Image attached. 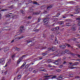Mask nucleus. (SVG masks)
<instances>
[{
  "label": "nucleus",
  "mask_w": 80,
  "mask_h": 80,
  "mask_svg": "<svg viewBox=\"0 0 80 80\" xmlns=\"http://www.w3.org/2000/svg\"><path fill=\"white\" fill-rule=\"evenodd\" d=\"M48 20H49V19L48 18H46L43 20V22H46V21H47Z\"/></svg>",
  "instance_id": "a211bd4d"
},
{
  "label": "nucleus",
  "mask_w": 80,
  "mask_h": 80,
  "mask_svg": "<svg viewBox=\"0 0 80 80\" xmlns=\"http://www.w3.org/2000/svg\"><path fill=\"white\" fill-rule=\"evenodd\" d=\"M76 20H80V16H79L78 18H76Z\"/></svg>",
  "instance_id": "2f4dec72"
},
{
  "label": "nucleus",
  "mask_w": 80,
  "mask_h": 80,
  "mask_svg": "<svg viewBox=\"0 0 80 80\" xmlns=\"http://www.w3.org/2000/svg\"><path fill=\"white\" fill-rule=\"evenodd\" d=\"M47 62H48V63H50V62H52V60L51 59H48L47 60Z\"/></svg>",
  "instance_id": "cd10ccee"
},
{
  "label": "nucleus",
  "mask_w": 80,
  "mask_h": 80,
  "mask_svg": "<svg viewBox=\"0 0 80 80\" xmlns=\"http://www.w3.org/2000/svg\"><path fill=\"white\" fill-rule=\"evenodd\" d=\"M69 64H70V65H72V64H73V63L72 62H69Z\"/></svg>",
  "instance_id": "e2e57ef3"
},
{
  "label": "nucleus",
  "mask_w": 80,
  "mask_h": 80,
  "mask_svg": "<svg viewBox=\"0 0 80 80\" xmlns=\"http://www.w3.org/2000/svg\"><path fill=\"white\" fill-rule=\"evenodd\" d=\"M36 72H37V70H34L33 71V73H36Z\"/></svg>",
  "instance_id": "a18cd8bd"
},
{
  "label": "nucleus",
  "mask_w": 80,
  "mask_h": 80,
  "mask_svg": "<svg viewBox=\"0 0 80 80\" xmlns=\"http://www.w3.org/2000/svg\"><path fill=\"white\" fill-rule=\"evenodd\" d=\"M75 26H73L72 28H71L72 30L73 31H75V30H77V28L74 27Z\"/></svg>",
  "instance_id": "423d86ee"
},
{
  "label": "nucleus",
  "mask_w": 80,
  "mask_h": 80,
  "mask_svg": "<svg viewBox=\"0 0 80 80\" xmlns=\"http://www.w3.org/2000/svg\"><path fill=\"white\" fill-rule=\"evenodd\" d=\"M9 63H10V62H8L6 63L5 66V67H7V66H8V65H9Z\"/></svg>",
  "instance_id": "b1692460"
},
{
  "label": "nucleus",
  "mask_w": 80,
  "mask_h": 80,
  "mask_svg": "<svg viewBox=\"0 0 80 80\" xmlns=\"http://www.w3.org/2000/svg\"><path fill=\"white\" fill-rule=\"evenodd\" d=\"M23 59V58H22V57H21V58H19L18 61V62H17V64H19V63H20V62Z\"/></svg>",
  "instance_id": "39448f33"
},
{
  "label": "nucleus",
  "mask_w": 80,
  "mask_h": 80,
  "mask_svg": "<svg viewBox=\"0 0 80 80\" xmlns=\"http://www.w3.org/2000/svg\"><path fill=\"white\" fill-rule=\"evenodd\" d=\"M71 24L70 23H66L65 26L66 27H70V26H71Z\"/></svg>",
  "instance_id": "4468645a"
},
{
  "label": "nucleus",
  "mask_w": 80,
  "mask_h": 80,
  "mask_svg": "<svg viewBox=\"0 0 80 80\" xmlns=\"http://www.w3.org/2000/svg\"><path fill=\"white\" fill-rule=\"evenodd\" d=\"M53 6V5H50L47 8V9H49V8H52Z\"/></svg>",
  "instance_id": "6ab92c4d"
},
{
  "label": "nucleus",
  "mask_w": 80,
  "mask_h": 80,
  "mask_svg": "<svg viewBox=\"0 0 80 80\" xmlns=\"http://www.w3.org/2000/svg\"><path fill=\"white\" fill-rule=\"evenodd\" d=\"M52 76H46L43 77V78H45V80H47L48 78V77H52Z\"/></svg>",
  "instance_id": "9b49d317"
},
{
  "label": "nucleus",
  "mask_w": 80,
  "mask_h": 80,
  "mask_svg": "<svg viewBox=\"0 0 80 80\" xmlns=\"http://www.w3.org/2000/svg\"><path fill=\"white\" fill-rule=\"evenodd\" d=\"M20 12L22 13V14H24V13H25V12H24V11L23 10H20Z\"/></svg>",
  "instance_id": "c85d7f7f"
},
{
  "label": "nucleus",
  "mask_w": 80,
  "mask_h": 80,
  "mask_svg": "<svg viewBox=\"0 0 80 80\" xmlns=\"http://www.w3.org/2000/svg\"><path fill=\"white\" fill-rule=\"evenodd\" d=\"M61 70L60 69H58L57 70V72H61Z\"/></svg>",
  "instance_id": "864d4df0"
},
{
  "label": "nucleus",
  "mask_w": 80,
  "mask_h": 80,
  "mask_svg": "<svg viewBox=\"0 0 80 80\" xmlns=\"http://www.w3.org/2000/svg\"><path fill=\"white\" fill-rule=\"evenodd\" d=\"M68 44H67V43H66L65 44V45H66V46H68Z\"/></svg>",
  "instance_id": "338daca9"
},
{
  "label": "nucleus",
  "mask_w": 80,
  "mask_h": 80,
  "mask_svg": "<svg viewBox=\"0 0 80 80\" xmlns=\"http://www.w3.org/2000/svg\"><path fill=\"white\" fill-rule=\"evenodd\" d=\"M43 55L45 56V55H47V53H43L42 54Z\"/></svg>",
  "instance_id": "5fc2aeb1"
},
{
  "label": "nucleus",
  "mask_w": 80,
  "mask_h": 80,
  "mask_svg": "<svg viewBox=\"0 0 80 80\" xmlns=\"http://www.w3.org/2000/svg\"><path fill=\"white\" fill-rule=\"evenodd\" d=\"M48 67H52V66L50 64H48Z\"/></svg>",
  "instance_id": "49530a36"
},
{
  "label": "nucleus",
  "mask_w": 80,
  "mask_h": 80,
  "mask_svg": "<svg viewBox=\"0 0 80 80\" xmlns=\"http://www.w3.org/2000/svg\"><path fill=\"white\" fill-rule=\"evenodd\" d=\"M29 11L30 12H32L33 11V9L32 8H29Z\"/></svg>",
  "instance_id": "412c9836"
},
{
  "label": "nucleus",
  "mask_w": 80,
  "mask_h": 80,
  "mask_svg": "<svg viewBox=\"0 0 80 80\" xmlns=\"http://www.w3.org/2000/svg\"><path fill=\"white\" fill-rule=\"evenodd\" d=\"M39 29H36L35 30V31H36V32H38V31H39Z\"/></svg>",
  "instance_id": "052dcab7"
},
{
  "label": "nucleus",
  "mask_w": 80,
  "mask_h": 80,
  "mask_svg": "<svg viewBox=\"0 0 80 80\" xmlns=\"http://www.w3.org/2000/svg\"><path fill=\"white\" fill-rule=\"evenodd\" d=\"M39 13L38 12H34L33 13L34 15H38Z\"/></svg>",
  "instance_id": "ea45409f"
},
{
  "label": "nucleus",
  "mask_w": 80,
  "mask_h": 80,
  "mask_svg": "<svg viewBox=\"0 0 80 80\" xmlns=\"http://www.w3.org/2000/svg\"><path fill=\"white\" fill-rule=\"evenodd\" d=\"M9 50V49L8 48H7V49H5L4 50V52H6L7 51H8V50Z\"/></svg>",
  "instance_id": "c756f323"
},
{
  "label": "nucleus",
  "mask_w": 80,
  "mask_h": 80,
  "mask_svg": "<svg viewBox=\"0 0 80 80\" xmlns=\"http://www.w3.org/2000/svg\"><path fill=\"white\" fill-rule=\"evenodd\" d=\"M62 78H63V77L62 75L60 76H59L58 77V78H57V80H62Z\"/></svg>",
  "instance_id": "0eeeda50"
},
{
  "label": "nucleus",
  "mask_w": 80,
  "mask_h": 80,
  "mask_svg": "<svg viewBox=\"0 0 80 80\" xmlns=\"http://www.w3.org/2000/svg\"><path fill=\"white\" fill-rule=\"evenodd\" d=\"M32 3L33 4H35L36 5H39L38 3H37V2L35 1H33Z\"/></svg>",
  "instance_id": "ddd939ff"
},
{
  "label": "nucleus",
  "mask_w": 80,
  "mask_h": 80,
  "mask_svg": "<svg viewBox=\"0 0 80 80\" xmlns=\"http://www.w3.org/2000/svg\"><path fill=\"white\" fill-rule=\"evenodd\" d=\"M64 27H62V28H61V30H64Z\"/></svg>",
  "instance_id": "09e8293b"
},
{
  "label": "nucleus",
  "mask_w": 80,
  "mask_h": 80,
  "mask_svg": "<svg viewBox=\"0 0 80 80\" xmlns=\"http://www.w3.org/2000/svg\"><path fill=\"white\" fill-rule=\"evenodd\" d=\"M15 54L12 55L11 56L13 60L15 59Z\"/></svg>",
  "instance_id": "f3484780"
},
{
  "label": "nucleus",
  "mask_w": 80,
  "mask_h": 80,
  "mask_svg": "<svg viewBox=\"0 0 80 80\" xmlns=\"http://www.w3.org/2000/svg\"><path fill=\"white\" fill-rule=\"evenodd\" d=\"M51 30L52 31H55V28H52L51 29Z\"/></svg>",
  "instance_id": "37998d69"
},
{
  "label": "nucleus",
  "mask_w": 80,
  "mask_h": 80,
  "mask_svg": "<svg viewBox=\"0 0 80 80\" xmlns=\"http://www.w3.org/2000/svg\"><path fill=\"white\" fill-rule=\"evenodd\" d=\"M60 15V13H58L57 14V17H58V16H59Z\"/></svg>",
  "instance_id": "13d9d810"
},
{
  "label": "nucleus",
  "mask_w": 80,
  "mask_h": 80,
  "mask_svg": "<svg viewBox=\"0 0 80 80\" xmlns=\"http://www.w3.org/2000/svg\"><path fill=\"white\" fill-rule=\"evenodd\" d=\"M6 10H8V9H4L1 10V11L3 12V11H6Z\"/></svg>",
  "instance_id": "f704fd0d"
},
{
  "label": "nucleus",
  "mask_w": 80,
  "mask_h": 80,
  "mask_svg": "<svg viewBox=\"0 0 80 80\" xmlns=\"http://www.w3.org/2000/svg\"><path fill=\"white\" fill-rule=\"evenodd\" d=\"M54 55H57V56H60V54L58 53V51H57L54 53Z\"/></svg>",
  "instance_id": "20e7f679"
},
{
  "label": "nucleus",
  "mask_w": 80,
  "mask_h": 80,
  "mask_svg": "<svg viewBox=\"0 0 80 80\" xmlns=\"http://www.w3.org/2000/svg\"><path fill=\"white\" fill-rule=\"evenodd\" d=\"M55 43H58V41L57 40V39L56 38H55Z\"/></svg>",
  "instance_id": "bb28decb"
},
{
  "label": "nucleus",
  "mask_w": 80,
  "mask_h": 80,
  "mask_svg": "<svg viewBox=\"0 0 80 80\" xmlns=\"http://www.w3.org/2000/svg\"><path fill=\"white\" fill-rule=\"evenodd\" d=\"M26 64V63L24 62L23 64L22 65L21 67V68H23V67H24L25 66V65Z\"/></svg>",
  "instance_id": "2eb2a0df"
},
{
  "label": "nucleus",
  "mask_w": 80,
  "mask_h": 80,
  "mask_svg": "<svg viewBox=\"0 0 80 80\" xmlns=\"http://www.w3.org/2000/svg\"><path fill=\"white\" fill-rule=\"evenodd\" d=\"M10 15H9V14H8V15H6V17H10Z\"/></svg>",
  "instance_id": "6e6d98bb"
},
{
  "label": "nucleus",
  "mask_w": 80,
  "mask_h": 80,
  "mask_svg": "<svg viewBox=\"0 0 80 80\" xmlns=\"http://www.w3.org/2000/svg\"><path fill=\"white\" fill-rule=\"evenodd\" d=\"M56 33H57V34H59V31H58V30H56Z\"/></svg>",
  "instance_id": "c03bdc74"
},
{
  "label": "nucleus",
  "mask_w": 80,
  "mask_h": 80,
  "mask_svg": "<svg viewBox=\"0 0 80 80\" xmlns=\"http://www.w3.org/2000/svg\"><path fill=\"white\" fill-rule=\"evenodd\" d=\"M58 23H59V24H60V25H63V23L62 22H58Z\"/></svg>",
  "instance_id": "a878e982"
},
{
  "label": "nucleus",
  "mask_w": 80,
  "mask_h": 80,
  "mask_svg": "<svg viewBox=\"0 0 80 80\" xmlns=\"http://www.w3.org/2000/svg\"><path fill=\"white\" fill-rule=\"evenodd\" d=\"M69 68H70V69H73V68H77L76 67H71V66H69L68 67Z\"/></svg>",
  "instance_id": "aec40b11"
},
{
  "label": "nucleus",
  "mask_w": 80,
  "mask_h": 80,
  "mask_svg": "<svg viewBox=\"0 0 80 80\" xmlns=\"http://www.w3.org/2000/svg\"><path fill=\"white\" fill-rule=\"evenodd\" d=\"M72 40H74V41H76V40H77V38H72Z\"/></svg>",
  "instance_id": "c9c22d12"
},
{
  "label": "nucleus",
  "mask_w": 80,
  "mask_h": 80,
  "mask_svg": "<svg viewBox=\"0 0 80 80\" xmlns=\"http://www.w3.org/2000/svg\"><path fill=\"white\" fill-rule=\"evenodd\" d=\"M5 78H3L2 79V80H5Z\"/></svg>",
  "instance_id": "774afa93"
},
{
  "label": "nucleus",
  "mask_w": 80,
  "mask_h": 80,
  "mask_svg": "<svg viewBox=\"0 0 80 80\" xmlns=\"http://www.w3.org/2000/svg\"><path fill=\"white\" fill-rule=\"evenodd\" d=\"M77 56H78V57L79 58H80V55L79 54H77Z\"/></svg>",
  "instance_id": "bf43d9fd"
},
{
  "label": "nucleus",
  "mask_w": 80,
  "mask_h": 80,
  "mask_svg": "<svg viewBox=\"0 0 80 80\" xmlns=\"http://www.w3.org/2000/svg\"><path fill=\"white\" fill-rule=\"evenodd\" d=\"M64 52H67V53H70V51L68 50V49H66Z\"/></svg>",
  "instance_id": "4be33fe9"
},
{
  "label": "nucleus",
  "mask_w": 80,
  "mask_h": 80,
  "mask_svg": "<svg viewBox=\"0 0 80 80\" xmlns=\"http://www.w3.org/2000/svg\"><path fill=\"white\" fill-rule=\"evenodd\" d=\"M28 19H29L30 20L31 19V18H32V17L30 16H29L28 17Z\"/></svg>",
  "instance_id": "a19ab883"
},
{
  "label": "nucleus",
  "mask_w": 80,
  "mask_h": 80,
  "mask_svg": "<svg viewBox=\"0 0 80 80\" xmlns=\"http://www.w3.org/2000/svg\"><path fill=\"white\" fill-rule=\"evenodd\" d=\"M5 59L2 58L0 59V63H2V65H3L5 63Z\"/></svg>",
  "instance_id": "7ed1b4c3"
},
{
  "label": "nucleus",
  "mask_w": 80,
  "mask_h": 80,
  "mask_svg": "<svg viewBox=\"0 0 80 80\" xmlns=\"http://www.w3.org/2000/svg\"><path fill=\"white\" fill-rule=\"evenodd\" d=\"M23 38V36H22L20 37H19L18 39L17 40H19L20 39H22V38Z\"/></svg>",
  "instance_id": "393cba45"
},
{
  "label": "nucleus",
  "mask_w": 80,
  "mask_h": 80,
  "mask_svg": "<svg viewBox=\"0 0 80 80\" xmlns=\"http://www.w3.org/2000/svg\"><path fill=\"white\" fill-rule=\"evenodd\" d=\"M77 25H78V26H80V23H78L77 24Z\"/></svg>",
  "instance_id": "69168bd1"
},
{
  "label": "nucleus",
  "mask_w": 80,
  "mask_h": 80,
  "mask_svg": "<svg viewBox=\"0 0 80 80\" xmlns=\"http://www.w3.org/2000/svg\"><path fill=\"white\" fill-rule=\"evenodd\" d=\"M27 45L29 47H31V46H33V43L32 42V41L30 40H28L27 41Z\"/></svg>",
  "instance_id": "f257e3e1"
},
{
  "label": "nucleus",
  "mask_w": 80,
  "mask_h": 80,
  "mask_svg": "<svg viewBox=\"0 0 80 80\" xmlns=\"http://www.w3.org/2000/svg\"><path fill=\"white\" fill-rule=\"evenodd\" d=\"M67 63V62L66 61H64L62 63V64H66Z\"/></svg>",
  "instance_id": "de8ad7c7"
},
{
  "label": "nucleus",
  "mask_w": 80,
  "mask_h": 80,
  "mask_svg": "<svg viewBox=\"0 0 80 80\" xmlns=\"http://www.w3.org/2000/svg\"><path fill=\"white\" fill-rule=\"evenodd\" d=\"M63 65H61L59 66L60 68H62L63 67Z\"/></svg>",
  "instance_id": "4d7b16f0"
},
{
  "label": "nucleus",
  "mask_w": 80,
  "mask_h": 80,
  "mask_svg": "<svg viewBox=\"0 0 80 80\" xmlns=\"http://www.w3.org/2000/svg\"><path fill=\"white\" fill-rule=\"evenodd\" d=\"M47 12L46 10H44V12H43V13H47Z\"/></svg>",
  "instance_id": "680f3d73"
},
{
  "label": "nucleus",
  "mask_w": 80,
  "mask_h": 80,
  "mask_svg": "<svg viewBox=\"0 0 80 80\" xmlns=\"http://www.w3.org/2000/svg\"><path fill=\"white\" fill-rule=\"evenodd\" d=\"M41 20V18H39L38 20V22H40V21Z\"/></svg>",
  "instance_id": "603ef678"
},
{
  "label": "nucleus",
  "mask_w": 80,
  "mask_h": 80,
  "mask_svg": "<svg viewBox=\"0 0 80 80\" xmlns=\"http://www.w3.org/2000/svg\"><path fill=\"white\" fill-rule=\"evenodd\" d=\"M30 64H28L25 66V68H28L29 67H30Z\"/></svg>",
  "instance_id": "dca6fc26"
},
{
  "label": "nucleus",
  "mask_w": 80,
  "mask_h": 80,
  "mask_svg": "<svg viewBox=\"0 0 80 80\" xmlns=\"http://www.w3.org/2000/svg\"><path fill=\"white\" fill-rule=\"evenodd\" d=\"M48 22H49V21H48H48H45L44 22V25H45L46 24H47V23H48Z\"/></svg>",
  "instance_id": "5701e85b"
},
{
  "label": "nucleus",
  "mask_w": 80,
  "mask_h": 80,
  "mask_svg": "<svg viewBox=\"0 0 80 80\" xmlns=\"http://www.w3.org/2000/svg\"><path fill=\"white\" fill-rule=\"evenodd\" d=\"M51 50L52 52H54V51H55V50H56V48L55 47H52Z\"/></svg>",
  "instance_id": "f8f14e48"
},
{
  "label": "nucleus",
  "mask_w": 80,
  "mask_h": 80,
  "mask_svg": "<svg viewBox=\"0 0 80 80\" xmlns=\"http://www.w3.org/2000/svg\"><path fill=\"white\" fill-rule=\"evenodd\" d=\"M59 47L61 48H66V46L65 45H59Z\"/></svg>",
  "instance_id": "6e6552de"
},
{
  "label": "nucleus",
  "mask_w": 80,
  "mask_h": 80,
  "mask_svg": "<svg viewBox=\"0 0 80 80\" xmlns=\"http://www.w3.org/2000/svg\"><path fill=\"white\" fill-rule=\"evenodd\" d=\"M56 29H57V30H59V27L58 26L56 27Z\"/></svg>",
  "instance_id": "79ce46f5"
},
{
  "label": "nucleus",
  "mask_w": 80,
  "mask_h": 80,
  "mask_svg": "<svg viewBox=\"0 0 80 80\" xmlns=\"http://www.w3.org/2000/svg\"><path fill=\"white\" fill-rule=\"evenodd\" d=\"M21 78V75H18L17 78H18V79H19L20 78Z\"/></svg>",
  "instance_id": "4c0bfd02"
},
{
  "label": "nucleus",
  "mask_w": 80,
  "mask_h": 80,
  "mask_svg": "<svg viewBox=\"0 0 80 80\" xmlns=\"http://www.w3.org/2000/svg\"><path fill=\"white\" fill-rule=\"evenodd\" d=\"M33 68H30L29 69V70L30 72H31V71H32V70H33Z\"/></svg>",
  "instance_id": "72a5a7b5"
},
{
  "label": "nucleus",
  "mask_w": 80,
  "mask_h": 80,
  "mask_svg": "<svg viewBox=\"0 0 80 80\" xmlns=\"http://www.w3.org/2000/svg\"><path fill=\"white\" fill-rule=\"evenodd\" d=\"M16 50H17V51H20V49L16 48Z\"/></svg>",
  "instance_id": "58836bf2"
},
{
  "label": "nucleus",
  "mask_w": 80,
  "mask_h": 80,
  "mask_svg": "<svg viewBox=\"0 0 80 80\" xmlns=\"http://www.w3.org/2000/svg\"><path fill=\"white\" fill-rule=\"evenodd\" d=\"M66 59V57L65 56H64L63 58V60H65Z\"/></svg>",
  "instance_id": "3c124183"
},
{
  "label": "nucleus",
  "mask_w": 80,
  "mask_h": 80,
  "mask_svg": "<svg viewBox=\"0 0 80 80\" xmlns=\"http://www.w3.org/2000/svg\"><path fill=\"white\" fill-rule=\"evenodd\" d=\"M78 63V62H76L73 63V65L71 66V67H73V66H74L75 65H78V64H79V63Z\"/></svg>",
  "instance_id": "1a4fd4ad"
},
{
  "label": "nucleus",
  "mask_w": 80,
  "mask_h": 80,
  "mask_svg": "<svg viewBox=\"0 0 80 80\" xmlns=\"http://www.w3.org/2000/svg\"><path fill=\"white\" fill-rule=\"evenodd\" d=\"M51 37H52V38H53V37H54V36H53V35H51Z\"/></svg>",
  "instance_id": "0e129e2a"
},
{
  "label": "nucleus",
  "mask_w": 80,
  "mask_h": 80,
  "mask_svg": "<svg viewBox=\"0 0 80 80\" xmlns=\"http://www.w3.org/2000/svg\"><path fill=\"white\" fill-rule=\"evenodd\" d=\"M18 38H19V37L16 38H15L14 39V40H15V41H18V40H17L18 39Z\"/></svg>",
  "instance_id": "473e14b6"
},
{
  "label": "nucleus",
  "mask_w": 80,
  "mask_h": 80,
  "mask_svg": "<svg viewBox=\"0 0 80 80\" xmlns=\"http://www.w3.org/2000/svg\"><path fill=\"white\" fill-rule=\"evenodd\" d=\"M56 77H57V76H54L52 77L51 79H53V78H56Z\"/></svg>",
  "instance_id": "e433bc0d"
},
{
  "label": "nucleus",
  "mask_w": 80,
  "mask_h": 80,
  "mask_svg": "<svg viewBox=\"0 0 80 80\" xmlns=\"http://www.w3.org/2000/svg\"><path fill=\"white\" fill-rule=\"evenodd\" d=\"M19 31L21 33H24L25 30L23 29V26H22L20 28Z\"/></svg>",
  "instance_id": "f03ea898"
},
{
  "label": "nucleus",
  "mask_w": 80,
  "mask_h": 80,
  "mask_svg": "<svg viewBox=\"0 0 80 80\" xmlns=\"http://www.w3.org/2000/svg\"><path fill=\"white\" fill-rule=\"evenodd\" d=\"M61 60V59H58L55 62V63L56 65H58V63H57V62H60V60Z\"/></svg>",
  "instance_id": "9d476101"
},
{
  "label": "nucleus",
  "mask_w": 80,
  "mask_h": 80,
  "mask_svg": "<svg viewBox=\"0 0 80 80\" xmlns=\"http://www.w3.org/2000/svg\"><path fill=\"white\" fill-rule=\"evenodd\" d=\"M44 6H41V9H43V8H44Z\"/></svg>",
  "instance_id": "8fccbe9b"
},
{
  "label": "nucleus",
  "mask_w": 80,
  "mask_h": 80,
  "mask_svg": "<svg viewBox=\"0 0 80 80\" xmlns=\"http://www.w3.org/2000/svg\"><path fill=\"white\" fill-rule=\"evenodd\" d=\"M68 47H70L71 48H73V47L72 46L68 44Z\"/></svg>",
  "instance_id": "7c9ffc66"
}]
</instances>
